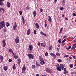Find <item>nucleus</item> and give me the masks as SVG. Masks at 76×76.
I'll list each match as a JSON object with an SVG mask.
<instances>
[{
    "label": "nucleus",
    "instance_id": "473e14b6",
    "mask_svg": "<svg viewBox=\"0 0 76 76\" xmlns=\"http://www.w3.org/2000/svg\"><path fill=\"white\" fill-rule=\"evenodd\" d=\"M0 58L1 60H3V56H0Z\"/></svg>",
    "mask_w": 76,
    "mask_h": 76
},
{
    "label": "nucleus",
    "instance_id": "6e6552de",
    "mask_svg": "<svg viewBox=\"0 0 76 76\" xmlns=\"http://www.w3.org/2000/svg\"><path fill=\"white\" fill-rule=\"evenodd\" d=\"M15 42L17 44L19 43V39L18 38L15 39Z\"/></svg>",
    "mask_w": 76,
    "mask_h": 76
},
{
    "label": "nucleus",
    "instance_id": "f3484780",
    "mask_svg": "<svg viewBox=\"0 0 76 76\" xmlns=\"http://www.w3.org/2000/svg\"><path fill=\"white\" fill-rule=\"evenodd\" d=\"M22 70H23V71H25L26 70V67L25 66H24L22 68Z\"/></svg>",
    "mask_w": 76,
    "mask_h": 76
},
{
    "label": "nucleus",
    "instance_id": "338daca9",
    "mask_svg": "<svg viewBox=\"0 0 76 76\" xmlns=\"http://www.w3.org/2000/svg\"><path fill=\"white\" fill-rule=\"evenodd\" d=\"M36 76H39V74H37L36 75Z\"/></svg>",
    "mask_w": 76,
    "mask_h": 76
},
{
    "label": "nucleus",
    "instance_id": "39448f33",
    "mask_svg": "<svg viewBox=\"0 0 76 76\" xmlns=\"http://www.w3.org/2000/svg\"><path fill=\"white\" fill-rule=\"evenodd\" d=\"M2 43H3V47H4L6 46V42H5V40H4L3 41H2Z\"/></svg>",
    "mask_w": 76,
    "mask_h": 76
},
{
    "label": "nucleus",
    "instance_id": "de8ad7c7",
    "mask_svg": "<svg viewBox=\"0 0 76 76\" xmlns=\"http://www.w3.org/2000/svg\"><path fill=\"white\" fill-rule=\"evenodd\" d=\"M65 57H69V55H66L64 56Z\"/></svg>",
    "mask_w": 76,
    "mask_h": 76
},
{
    "label": "nucleus",
    "instance_id": "a19ab883",
    "mask_svg": "<svg viewBox=\"0 0 76 76\" xmlns=\"http://www.w3.org/2000/svg\"><path fill=\"white\" fill-rule=\"evenodd\" d=\"M45 56H48V53L47 52H46L45 53Z\"/></svg>",
    "mask_w": 76,
    "mask_h": 76
},
{
    "label": "nucleus",
    "instance_id": "c03bdc74",
    "mask_svg": "<svg viewBox=\"0 0 76 76\" xmlns=\"http://www.w3.org/2000/svg\"><path fill=\"white\" fill-rule=\"evenodd\" d=\"M41 46H42V47H44V44L42 43H41Z\"/></svg>",
    "mask_w": 76,
    "mask_h": 76
},
{
    "label": "nucleus",
    "instance_id": "f8f14e48",
    "mask_svg": "<svg viewBox=\"0 0 76 76\" xmlns=\"http://www.w3.org/2000/svg\"><path fill=\"white\" fill-rule=\"evenodd\" d=\"M35 25L36 26L37 28V29H39V25H38V23H36L35 24Z\"/></svg>",
    "mask_w": 76,
    "mask_h": 76
},
{
    "label": "nucleus",
    "instance_id": "c85d7f7f",
    "mask_svg": "<svg viewBox=\"0 0 76 76\" xmlns=\"http://www.w3.org/2000/svg\"><path fill=\"white\" fill-rule=\"evenodd\" d=\"M26 9H27V10H30V9H31V7H26Z\"/></svg>",
    "mask_w": 76,
    "mask_h": 76
},
{
    "label": "nucleus",
    "instance_id": "603ef678",
    "mask_svg": "<svg viewBox=\"0 0 76 76\" xmlns=\"http://www.w3.org/2000/svg\"><path fill=\"white\" fill-rule=\"evenodd\" d=\"M45 28H47V23H45Z\"/></svg>",
    "mask_w": 76,
    "mask_h": 76
},
{
    "label": "nucleus",
    "instance_id": "6ab92c4d",
    "mask_svg": "<svg viewBox=\"0 0 76 76\" xmlns=\"http://www.w3.org/2000/svg\"><path fill=\"white\" fill-rule=\"evenodd\" d=\"M48 18H49L48 20H49V22H51V18L50 16H49Z\"/></svg>",
    "mask_w": 76,
    "mask_h": 76
},
{
    "label": "nucleus",
    "instance_id": "a211bd4d",
    "mask_svg": "<svg viewBox=\"0 0 76 76\" xmlns=\"http://www.w3.org/2000/svg\"><path fill=\"white\" fill-rule=\"evenodd\" d=\"M22 19L23 20V24H25V19H24V18H23V16H22Z\"/></svg>",
    "mask_w": 76,
    "mask_h": 76
},
{
    "label": "nucleus",
    "instance_id": "cd10ccee",
    "mask_svg": "<svg viewBox=\"0 0 76 76\" xmlns=\"http://www.w3.org/2000/svg\"><path fill=\"white\" fill-rule=\"evenodd\" d=\"M14 58H15V59H17V58H18V57L16 55H15L14 56Z\"/></svg>",
    "mask_w": 76,
    "mask_h": 76
},
{
    "label": "nucleus",
    "instance_id": "1a4fd4ad",
    "mask_svg": "<svg viewBox=\"0 0 76 76\" xmlns=\"http://www.w3.org/2000/svg\"><path fill=\"white\" fill-rule=\"evenodd\" d=\"M4 1V0H0V5L1 6H2L3 4V2Z\"/></svg>",
    "mask_w": 76,
    "mask_h": 76
},
{
    "label": "nucleus",
    "instance_id": "c756f323",
    "mask_svg": "<svg viewBox=\"0 0 76 76\" xmlns=\"http://www.w3.org/2000/svg\"><path fill=\"white\" fill-rule=\"evenodd\" d=\"M66 41V39H64L62 41L61 43H63L64 42Z\"/></svg>",
    "mask_w": 76,
    "mask_h": 76
},
{
    "label": "nucleus",
    "instance_id": "a878e982",
    "mask_svg": "<svg viewBox=\"0 0 76 76\" xmlns=\"http://www.w3.org/2000/svg\"><path fill=\"white\" fill-rule=\"evenodd\" d=\"M49 49L50 50H53V47L52 46L49 47Z\"/></svg>",
    "mask_w": 76,
    "mask_h": 76
},
{
    "label": "nucleus",
    "instance_id": "b1692460",
    "mask_svg": "<svg viewBox=\"0 0 76 76\" xmlns=\"http://www.w3.org/2000/svg\"><path fill=\"white\" fill-rule=\"evenodd\" d=\"M16 27H17V26H15V25L13 27V29L14 30H15L16 28Z\"/></svg>",
    "mask_w": 76,
    "mask_h": 76
},
{
    "label": "nucleus",
    "instance_id": "2eb2a0df",
    "mask_svg": "<svg viewBox=\"0 0 76 76\" xmlns=\"http://www.w3.org/2000/svg\"><path fill=\"white\" fill-rule=\"evenodd\" d=\"M76 43H75V44L73 45L72 46V49H75V48H76Z\"/></svg>",
    "mask_w": 76,
    "mask_h": 76
},
{
    "label": "nucleus",
    "instance_id": "864d4df0",
    "mask_svg": "<svg viewBox=\"0 0 76 76\" xmlns=\"http://www.w3.org/2000/svg\"><path fill=\"white\" fill-rule=\"evenodd\" d=\"M37 45H38L39 46H40V43L39 42H38Z\"/></svg>",
    "mask_w": 76,
    "mask_h": 76
},
{
    "label": "nucleus",
    "instance_id": "9b49d317",
    "mask_svg": "<svg viewBox=\"0 0 76 76\" xmlns=\"http://www.w3.org/2000/svg\"><path fill=\"white\" fill-rule=\"evenodd\" d=\"M7 7H10V3H9V2H7Z\"/></svg>",
    "mask_w": 76,
    "mask_h": 76
},
{
    "label": "nucleus",
    "instance_id": "69168bd1",
    "mask_svg": "<svg viewBox=\"0 0 76 76\" xmlns=\"http://www.w3.org/2000/svg\"><path fill=\"white\" fill-rule=\"evenodd\" d=\"M2 10L3 12H4V10L3 8H2Z\"/></svg>",
    "mask_w": 76,
    "mask_h": 76
},
{
    "label": "nucleus",
    "instance_id": "49530a36",
    "mask_svg": "<svg viewBox=\"0 0 76 76\" xmlns=\"http://www.w3.org/2000/svg\"><path fill=\"white\" fill-rule=\"evenodd\" d=\"M12 60L11 59H10L9 60V62H10V63L12 62Z\"/></svg>",
    "mask_w": 76,
    "mask_h": 76
},
{
    "label": "nucleus",
    "instance_id": "9d476101",
    "mask_svg": "<svg viewBox=\"0 0 76 76\" xmlns=\"http://www.w3.org/2000/svg\"><path fill=\"white\" fill-rule=\"evenodd\" d=\"M31 32V30L29 29L27 31V35H29L30 34V32Z\"/></svg>",
    "mask_w": 76,
    "mask_h": 76
},
{
    "label": "nucleus",
    "instance_id": "7ed1b4c3",
    "mask_svg": "<svg viewBox=\"0 0 76 76\" xmlns=\"http://www.w3.org/2000/svg\"><path fill=\"white\" fill-rule=\"evenodd\" d=\"M27 56H28V57L29 58H32L34 57V55L32 54H28Z\"/></svg>",
    "mask_w": 76,
    "mask_h": 76
},
{
    "label": "nucleus",
    "instance_id": "79ce46f5",
    "mask_svg": "<svg viewBox=\"0 0 76 76\" xmlns=\"http://www.w3.org/2000/svg\"><path fill=\"white\" fill-rule=\"evenodd\" d=\"M60 32L59 33V34H61V33H62V32H63V31L61 29L60 30Z\"/></svg>",
    "mask_w": 76,
    "mask_h": 76
},
{
    "label": "nucleus",
    "instance_id": "3c124183",
    "mask_svg": "<svg viewBox=\"0 0 76 76\" xmlns=\"http://www.w3.org/2000/svg\"><path fill=\"white\" fill-rule=\"evenodd\" d=\"M60 67V66L59 65V64H58L56 65V67Z\"/></svg>",
    "mask_w": 76,
    "mask_h": 76
},
{
    "label": "nucleus",
    "instance_id": "680f3d73",
    "mask_svg": "<svg viewBox=\"0 0 76 76\" xmlns=\"http://www.w3.org/2000/svg\"><path fill=\"white\" fill-rule=\"evenodd\" d=\"M22 70V72L23 73H25V72H24V71H23V70Z\"/></svg>",
    "mask_w": 76,
    "mask_h": 76
},
{
    "label": "nucleus",
    "instance_id": "2f4dec72",
    "mask_svg": "<svg viewBox=\"0 0 76 76\" xmlns=\"http://www.w3.org/2000/svg\"><path fill=\"white\" fill-rule=\"evenodd\" d=\"M9 51L10 53H12V52H13V50L11 49H9Z\"/></svg>",
    "mask_w": 76,
    "mask_h": 76
},
{
    "label": "nucleus",
    "instance_id": "052dcab7",
    "mask_svg": "<svg viewBox=\"0 0 76 76\" xmlns=\"http://www.w3.org/2000/svg\"><path fill=\"white\" fill-rule=\"evenodd\" d=\"M70 38H71V39H73V37H70Z\"/></svg>",
    "mask_w": 76,
    "mask_h": 76
},
{
    "label": "nucleus",
    "instance_id": "5fc2aeb1",
    "mask_svg": "<svg viewBox=\"0 0 76 76\" xmlns=\"http://www.w3.org/2000/svg\"><path fill=\"white\" fill-rule=\"evenodd\" d=\"M12 54L14 55V56H15V55H16L14 53H13V52H12Z\"/></svg>",
    "mask_w": 76,
    "mask_h": 76
},
{
    "label": "nucleus",
    "instance_id": "58836bf2",
    "mask_svg": "<svg viewBox=\"0 0 76 76\" xmlns=\"http://www.w3.org/2000/svg\"><path fill=\"white\" fill-rule=\"evenodd\" d=\"M56 55L58 56H60V54L59 53H56Z\"/></svg>",
    "mask_w": 76,
    "mask_h": 76
},
{
    "label": "nucleus",
    "instance_id": "6e6d98bb",
    "mask_svg": "<svg viewBox=\"0 0 76 76\" xmlns=\"http://www.w3.org/2000/svg\"><path fill=\"white\" fill-rule=\"evenodd\" d=\"M40 10L41 12H42V10H43L42 9H41Z\"/></svg>",
    "mask_w": 76,
    "mask_h": 76
},
{
    "label": "nucleus",
    "instance_id": "4468645a",
    "mask_svg": "<svg viewBox=\"0 0 76 76\" xmlns=\"http://www.w3.org/2000/svg\"><path fill=\"white\" fill-rule=\"evenodd\" d=\"M40 33L41 34L43 35H44L45 36H46L47 35V34H44V33L42 31H41Z\"/></svg>",
    "mask_w": 76,
    "mask_h": 76
},
{
    "label": "nucleus",
    "instance_id": "0e129e2a",
    "mask_svg": "<svg viewBox=\"0 0 76 76\" xmlns=\"http://www.w3.org/2000/svg\"><path fill=\"white\" fill-rule=\"evenodd\" d=\"M69 58H70V60H72V57H71V56H70V57H69Z\"/></svg>",
    "mask_w": 76,
    "mask_h": 76
},
{
    "label": "nucleus",
    "instance_id": "393cba45",
    "mask_svg": "<svg viewBox=\"0 0 76 76\" xmlns=\"http://www.w3.org/2000/svg\"><path fill=\"white\" fill-rule=\"evenodd\" d=\"M6 26H7V27H8V26H9V25H10V23H6Z\"/></svg>",
    "mask_w": 76,
    "mask_h": 76
},
{
    "label": "nucleus",
    "instance_id": "f704fd0d",
    "mask_svg": "<svg viewBox=\"0 0 76 76\" xmlns=\"http://www.w3.org/2000/svg\"><path fill=\"white\" fill-rule=\"evenodd\" d=\"M64 74H66V73H68V72L67 71H64Z\"/></svg>",
    "mask_w": 76,
    "mask_h": 76
},
{
    "label": "nucleus",
    "instance_id": "f257e3e1",
    "mask_svg": "<svg viewBox=\"0 0 76 76\" xmlns=\"http://www.w3.org/2000/svg\"><path fill=\"white\" fill-rule=\"evenodd\" d=\"M4 26H5L4 22V21H3L0 23V28L1 29V28H3V27H4Z\"/></svg>",
    "mask_w": 76,
    "mask_h": 76
},
{
    "label": "nucleus",
    "instance_id": "13d9d810",
    "mask_svg": "<svg viewBox=\"0 0 76 76\" xmlns=\"http://www.w3.org/2000/svg\"><path fill=\"white\" fill-rule=\"evenodd\" d=\"M45 46H46V44H44V45L43 46V47H45Z\"/></svg>",
    "mask_w": 76,
    "mask_h": 76
},
{
    "label": "nucleus",
    "instance_id": "20e7f679",
    "mask_svg": "<svg viewBox=\"0 0 76 76\" xmlns=\"http://www.w3.org/2000/svg\"><path fill=\"white\" fill-rule=\"evenodd\" d=\"M29 48L28 49V50L29 51H31V50H32L33 49L32 46V45H29Z\"/></svg>",
    "mask_w": 76,
    "mask_h": 76
},
{
    "label": "nucleus",
    "instance_id": "dca6fc26",
    "mask_svg": "<svg viewBox=\"0 0 76 76\" xmlns=\"http://www.w3.org/2000/svg\"><path fill=\"white\" fill-rule=\"evenodd\" d=\"M39 59L41 61H43V58H42V57L41 56L39 57Z\"/></svg>",
    "mask_w": 76,
    "mask_h": 76
},
{
    "label": "nucleus",
    "instance_id": "4c0bfd02",
    "mask_svg": "<svg viewBox=\"0 0 76 76\" xmlns=\"http://www.w3.org/2000/svg\"><path fill=\"white\" fill-rule=\"evenodd\" d=\"M70 48H71V46H69L67 48H66V49H67V50H69L70 49Z\"/></svg>",
    "mask_w": 76,
    "mask_h": 76
},
{
    "label": "nucleus",
    "instance_id": "4d7b16f0",
    "mask_svg": "<svg viewBox=\"0 0 76 76\" xmlns=\"http://www.w3.org/2000/svg\"><path fill=\"white\" fill-rule=\"evenodd\" d=\"M73 58H74V59H76V57L75 56H73Z\"/></svg>",
    "mask_w": 76,
    "mask_h": 76
},
{
    "label": "nucleus",
    "instance_id": "c9c22d12",
    "mask_svg": "<svg viewBox=\"0 0 76 76\" xmlns=\"http://www.w3.org/2000/svg\"><path fill=\"white\" fill-rule=\"evenodd\" d=\"M62 3H63V4H64V3H66L65 1H64V0H63L62 1Z\"/></svg>",
    "mask_w": 76,
    "mask_h": 76
},
{
    "label": "nucleus",
    "instance_id": "4be33fe9",
    "mask_svg": "<svg viewBox=\"0 0 76 76\" xmlns=\"http://www.w3.org/2000/svg\"><path fill=\"white\" fill-rule=\"evenodd\" d=\"M16 64H14L13 66V69L14 70H15L16 69Z\"/></svg>",
    "mask_w": 76,
    "mask_h": 76
},
{
    "label": "nucleus",
    "instance_id": "09e8293b",
    "mask_svg": "<svg viewBox=\"0 0 76 76\" xmlns=\"http://www.w3.org/2000/svg\"><path fill=\"white\" fill-rule=\"evenodd\" d=\"M73 16H76V14L75 13H73Z\"/></svg>",
    "mask_w": 76,
    "mask_h": 76
},
{
    "label": "nucleus",
    "instance_id": "412c9836",
    "mask_svg": "<svg viewBox=\"0 0 76 76\" xmlns=\"http://www.w3.org/2000/svg\"><path fill=\"white\" fill-rule=\"evenodd\" d=\"M4 70H5V71H6L7 70V66H5L4 67Z\"/></svg>",
    "mask_w": 76,
    "mask_h": 76
},
{
    "label": "nucleus",
    "instance_id": "774afa93",
    "mask_svg": "<svg viewBox=\"0 0 76 76\" xmlns=\"http://www.w3.org/2000/svg\"><path fill=\"white\" fill-rule=\"evenodd\" d=\"M41 76H46V75H42Z\"/></svg>",
    "mask_w": 76,
    "mask_h": 76
},
{
    "label": "nucleus",
    "instance_id": "a18cd8bd",
    "mask_svg": "<svg viewBox=\"0 0 76 76\" xmlns=\"http://www.w3.org/2000/svg\"><path fill=\"white\" fill-rule=\"evenodd\" d=\"M70 67H71V68H72V67H73V65L70 64Z\"/></svg>",
    "mask_w": 76,
    "mask_h": 76
},
{
    "label": "nucleus",
    "instance_id": "72a5a7b5",
    "mask_svg": "<svg viewBox=\"0 0 76 76\" xmlns=\"http://www.w3.org/2000/svg\"><path fill=\"white\" fill-rule=\"evenodd\" d=\"M35 65H33L32 66V68L33 69H34L35 68Z\"/></svg>",
    "mask_w": 76,
    "mask_h": 76
},
{
    "label": "nucleus",
    "instance_id": "bf43d9fd",
    "mask_svg": "<svg viewBox=\"0 0 76 76\" xmlns=\"http://www.w3.org/2000/svg\"><path fill=\"white\" fill-rule=\"evenodd\" d=\"M15 26H17V24H16V22H15Z\"/></svg>",
    "mask_w": 76,
    "mask_h": 76
},
{
    "label": "nucleus",
    "instance_id": "7c9ffc66",
    "mask_svg": "<svg viewBox=\"0 0 76 76\" xmlns=\"http://www.w3.org/2000/svg\"><path fill=\"white\" fill-rule=\"evenodd\" d=\"M60 10H64V8L63 7H61L60 8Z\"/></svg>",
    "mask_w": 76,
    "mask_h": 76
},
{
    "label": "nucleus",
    "instance_id": "ea45409f",
    "mask_svg": "<svg viewBox=\"0 0 76 76\" xmlns=\"http://www.w3.org/2000/svg\"><path fill=\"white\" fill-rule=\"evenodd\" d=\"M19 13L20 15H21L22 14V12L21 11H19Z\"/></svg>",
    "mask_w": 76,
    "mask_h": 76
},
{
    "label": "nucleus",
    "instance_id": "e2e57ef3",
    "mask_svg": "<svg viewBox=\"0 0 76 76\" xmlns=\"http://www.w3.org/2000/svg\"><path fill=\"white\" fill-rule=\"evenodd\" d=\"M4 32H6V29H4Z\"/></svg>",
    "mask_w": 76,
    "mask_h": 76
},
{
    "label": "nucleus",
    "instance_id": "ddd939ff",
    "mask_svg": "<svg viewBox=\"0 0 76 76\" xmlns=\"http://www.w3.org/2000/svg\"><path fill=\"white\" fill-rule=\"evenodd\" d=\"M56 69L58 71H61V69L60 67H56Z\"/></svg>",
    "mask_w": 76,
    "mask_h": 76
},
{
    "label": "nucleus",
    "instance_id": "e433bc0d",
    "mask_svg": "<svg viewBox=\"0 0 76 76\" xmlns=\"http://www.w3.org/2000/svg\"><path fill=\"white\" fill-rule=\"evenodd\" d=\"M57 61L59 62V63H60V62H61V60L60 59H59Z\"/></svg>",
    "mask_w": 76,
    "mask_h": 76
},
{
    "label": "nucleus",
    "instance_id": "0eeeda50",
    "mask_svg": "<svg viewBox=\"0 0 76 76\" xmlns=\"http://www.w3.org/2000/svg\"><path fill=\"white\" fill-rule=\"evenodd\" d=\"M50 55H51L53 57H54V58H56V55H55V54L53 53H50Z\"/></svg>",
    "mask_w": 76,
    "mask_h": 76
},
{
    "label": "nucleus",
    "instance_id": "423d86ee",
    "mask_svg": "<svg viewBox=\"0 0 76 76\" xmlns=\"http://www.w3.org/2000/svg\"><path fill=\"white\" fill-rule=\"evenodd\" d=\"M60 67L62 70H63L64 69V66L63 64H61L60 65Z\"/></svg>",
    "mask_w": 76,
    "mask_h": 76
},
{
    "label": "nucleus",
    "instance_id": "bb28decb",
    "mask_svg": "<svg viewBox=\"0 0 76 76\" xmlns=\"http://www.w3.org/2000/svg\"><path fill=\"white\" fill-rule=\"evenodd\" d=\"M33 14L34 15V17H35L36 16V12L35 11H34L33 12Z\"/></svg>",
    "mask_w": 76,
    "mask_h": 76
},
{
    "label": "nucleus",
    "instance_id": "f03ea898",
    "mask_svg": "<svg viewBox=\"0 0 76 76\" xmlns=\"http://www.w3.org/2000/svg\"><path fill=\"white\" fill-rule=\"evenodd\" d=\"M46 72H48L49 73H50V74L53 73V72L51 71V70H50V69L48 68H46Z\"/></svg>",
    "mask_w": 76,
    "mask_h": 76
},
{
    "label": "nucleus",
    "instance_id": "5701e85b",
    "mask_svg": "<svg viewBox=\"0 0 76 76\" xmlns=\"http://www.w3.org/2000/svg\"><path fill=\"white\" fill-rule=\"evenodd\" d=\"M40 64H41L42 65H43V64H45V62H44V61H41L40 62Z\"/></svg>",
    "mask_w": 76,
    "mask_h": 76
},
{
    "label": "nucleus",
    "instance_id": "aec40b11",
    "mask_svg": "<svg viewBox=\"0 0 76 76\" xmlns=\"http://www.w3.org/2000/svg\"><path fill=\"white\" fill-rule=\"evenodd\" d=\"M18 61L17 62V63H18V64H20V62H21L20 59V58H19V59H18Z\"/></svg>",
    "mask_w": 76,
    "mask_h": 76
},
{
    "label": "nucleus",
    "instance_id": "8fccbe9b",
    "mask_svg": "<svg viewBox=\"0 0 76 76\" xmlns=\"http://www.w3.org/2000/svg\"><path fill=\"white\" fill-rule=\"evenodd\" d=\"M58 42H59V43H61V40L60 39H59L58 40Z\"/></svg>",
    "mask_w": 76,
    "mask_h": 76
},
{
    "label": "nucleus",
    "instance_id": "37998d69",
    "mask_svg": "<svg viewBox=\"0 0 76 76\" xmlns=\"http://www.w3.org/2000/svg\"><path fill=\"white\" fill-rule=\"evenodd\" d=\"M34 34H37V33L36 32V30H34Z\"/></svg>",
    "mask_w": 76,
    "mask_h": 76
}]
</instances>
